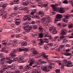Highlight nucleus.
<instances>
[{
  "mask_svg": "<svg viewBox=\"0 0 73 73\" xmlns=\"http://www.w3.org/2000/svg\"><path fill=\"white\" fill-rule=\"evenodd\" d=\"M5 50V48H2V49L1 50V52H3L4 50Z\"/></svg>",
  "mask_w": 73,
  "mask_h": 73,
  "instance_id": "nucleus-62",
  "label": "nucleus"
},
{
  "mask_svg": "<svg viewBox=\"0 0 73 73\" xmlns=\"http://www.w3.org/2000/svg\"><path fill=\"white\" fill-rule=\"evenodd\" d=\"M21 9H22V10H23V11H29V10L28 9V7H25L23 8H22Z\"/></svg>",
  "mask_w": 73,
  "mask_h": 73,
  "instance_id": "nucleus-34",
  "label": "nucleus"
},
{
  "mask_svg": "<svg viewBox=\"0 0 73 73\" xmlns=\"http://www.w3.org/2000/svg\"><path fill=\"white\" fill-rule=\"evenodd\" d=\"M30 3L31 4H35L36 3V2L35 1V0H31Z\"/></svg>",
  "mask_w": 73,
  "mask_h": 73,
  "instance_id": "nucleus-39",
  "label": "nucleus"
},
{
  "mask_svg": "<svg viewBox=\"0 0 73 73\" xmlns=\"http://www.w3.org/2000/svg\"><path fill=\"white\" fill-rule=\"evenodd\" d=\"M22 11H23L22 9H20L18 11V12L19 14H21V13H22Z\"/></svg>",
  "mask_w": 73,
  "mask_h": 73,
  "instance_id": "nucleus-44",
  "label": "nucleus"
},
{
  "mask_svg": "<svg viewBox=\"0 0 73 73\" xmlns=\"http://www.w3.org/2000/svg\"><path fill=\"white\" fill-rule=\"evenodd\" d=\"M32 68V67L31 66L29 65L27 66L25 68H24L23 69V71L24 72H25V71H27V70H31Z\"/></svg>",
  "mask_w": 73,
  "mask_h": 73,
  "instance_id": "nucleus-18",
  "label": "nucleus"
},
{
  "mask_svg": "<svg viewBox=\"0 0 73 73\" xmlns=\"http://www.w3.org/2000/svg\"><path fill=\"white\" fill-rule=\"evenodd\" d=\"M20 21H16L15 22V24H16V25H19L20 24Z\"/></svg>",
  "mask_w": 73,
  "mask_h": 73,
  "instance_id": "nucleus-52",
  "label": "nucleus"
},
{
  "mask_svg": "<svg viewBox=\"0 0 73 73\" xmlns=\"http://www.w3.org/2000/svg\"><path fill=\"white\" fill-rule=\"evenodd\" d=\"M35 71L36 72V73H41V70H39V69H36L35 70Z\"/></svg>",
  "mask_w": 73,
  "mask_h": 73,
  "instance_id": "nucleus-35",
  "label": "nucleus"
},
{
  "mask_svg": "<svg viewBox=\"0 0 73 73\" xmlns=\"http://www.w3.org/2000/svg\"><path fill=\"white\" fill-rule=\"evenodd\" d=\"M29 3L28 1H25L23 3V5L25 6H27V5H29Z\"/></svg>",
  "mask_w": 73,
  "mask_h": 73,
  "instance_id": "nucleus-26",
  "label": "nucleus"
},
{
  "mask_svg": "<svg viewBox=\"0 0 73 73\" xmlns=\"http://www.w3.org/2000/svg\"><path fill=\"white\" fill-rule=\"evenodd\" d=\"M21 46H27V42L26 41H22L21 43Z\"/></svg>",
  "mask_w": 73,
  "mask_h": 73,
  "instance_id": "nucleus-23",
  "label": "nucleus"
},
{
  "mask_svg": "<svg viewBox=\"0 0 73 73\" xmlns=\"http://www.w3.org/2000/svg\"><path fill=\"white\" fill-rule=\"evenodd\" d=\"M11 26L12 27H13V28H15V27H16V25L14 24H12L11 25Z\"/></svg>",
  "mask_w": 73,
  "mask_h": 73,
  "instance_id": "nucleus-57",
  "label": "nucleus"
},
{
  "mask_svg": "<svg viewBox=\"0 0 73 73\" xmlns=\"http://www.w3.org/2000/svg\"><path fill=\"white\" fill-rule=\"evenodd\" d=\"M70 50L69 49L68 50H66L65 52L64 53V55L66 56H71L72 55L71 53H68V52H69Z\"/></svg>",
  "mask_w": 73,
  "mask_h": 73,
  "instance_id": "nucleus-16",
  "label": "nucleus"
},
{
  "mask_svg": "<svg viewBox=\"0 0 73 73\" xmlns=\"http://www.w3.org/2000/svg\"><path fill=\"white\" fill-rule=\"evenodd\" d=\"M59 65H63V66H64V64H61V63L60 62L59 63Z\"/></svg>",
  "mask_w": 73,
  "mask_h": 73,
  "instance_id": "nucleus-64",
  "label": "nucleus"
},
{
  "mask_svg": "<svg viewBox=\"0 0 73 73\" xmlns=\"http://www.w3.org/2000/svg\"><path fill=\"white\" fill-rule=\"evenodd\" d=\"M21 36H22V35L21 34H19L16 35V37H17V38H18V37H21Z\"/></svg>",
  "mask_w": 73,
  "mask_h": 73,
  "instance_id": "nucleus-43",
  "label": "nucleus"
},
{
  "mask_svg": "<svg viewBox=\"0 0 73 73\" xmlns=\"http://www.w3.org/2000/svg\"><path fill=\"white\" fill-rule=\"evenodd\" d=\"M29 61L30 62H31L30 63L29 65L30 66H32V64L35 63V58H31V57H29Z\"/></svg>",
  "mask_w": 73,
  "mask_h": 73,
  "instance_id": "nucleus-14",
  "label": "nucleus"
},
{
  "mask_svg": "<svg viewBox=\"0 0 73 73\" xmlns=\"http://www.w3.org/2000/svg\"><path fill=\"white\" fill-rule=\"evenodd\" d=\"M33 28L34 29H37V25H33Z\"/></svg>",
  "mask_w": 73,
  "mask_h": 73,
  "instance_id": "nucleus-36",
  "label": "nucleus"
},
{
  "mask_svg": "<svg viewBox=\"0 0 73 73\" xmlns=\"http://www.w3.org/2000/svg\"><path fill=\"white\" fill-rule=\"evenodd\" d=\"M7 6V4L5 3L3 5H2V7H3V8H5V7H6Z\"/></svg>",
  "mask_w": 73,
  "mask_h": 73,
  "instance_id": "nucleus-47",
  "label": "nucleus"
},
{
  "mask_svg": "<svg viewBox=\"0 0 73 73\" xmlns=\"http://www.w3.org/2000/svg\"><path fill=\"white\" fill-rule=\"evenodd\" d=\"M13 42L14 44H16L18 42V41L16 40H13Z\"/></svg>",
  "mask_w": 73,
  "mask_h": 73,
  "instance_id": "nucleus-50",
  "label": "nucleus"
},
{
  "mask_svg": "<svg viewBox=\"0 0 73 73\" xmlns=\"http://www.w3.org/2000/svg\"><path fill=\"white\" fill-rule=\"evenodd\" d=\"M17 15V13L16 12H12L11 15L12 17H14L15 16H16Z\"/></svg>",
  "mask_w": 73,
  "mask_h": 73,
  "instance_id": "nucleus-27",
  "label": "nucleus"
},
{
  "mask_svg": "<svg viewBox=\"0 0 73 73\" xmlns=\"http://www.w3.org/2000/svg\"><path fill=\"white\" fill-rule=\"evenodd\" d=\"M1 58L0 61V64L1 65H2V66L3 67V70L8 69L9 68H11V66H9L4 63V61L7 58H5L4 57Z\"/></svg>",
  "mask_w": 73,
  "mask_h": 73,
  "instance_id": "nucleus-6",
  "label": "nucleus"
},
{
  "mask_svg": "<svg viewBox=\"0 0 73 73\" xmlns=\"http://www.w3.org/2000/svg\"><path fill=\"white\" fill-rule=\"evenodd\" d=\"M29 23H25L23 24V29L25 31L23 32V33H27V32L28 33L30 31V30L32 29V27L31 26L29 25Z\"/></svg>",
  "mask_w": 73,
  "mask_h": 73,
  "instance_id": "nucleus-3",
  "label": "nucleus"
},
{
  "mask_svg": "<svg viewBox=\"0 0 73 73\" xmlns=\"http://www.w3.org/2000/svg\"><path fill=\"white\" fill-rule=\"evenodd\" d=\"M56 18L55 19V22L54 23H57V21H59L61 20V19L62 16L61 14H58L56 15Z\"/></svg>",
  "mask_w": 73,
  "mask_h": 73,
  "instance_id": "nucleus-11",
  "label": "nucleus"
},
{
  "mask_svg": "<svg viewBox=\"0 0 73 73\" xmlns=\"http://www.w3.org/2000/svg\"><path fill=\"white\" fill-rule=\"evenodd\" d=\"M11 9H12L11 7H9L8 9L7 10L8 11H9V12H11Z\"/></svg>",
  "mask_w": 73,
  "mask_h": 73,
  "instance_id": "nucleus-55",
  "label": "nucleus"
},
{
  "mask_svg": "<svg viewBox=\"0 0 73 73\" xmlns=\"http://www.w3.org/2000/svg\"><path fill=\"white\" fill-rule=\"evenodd\" d=\"M56 72H57V73H58V72H60V69H57L56 70Z\"/></svg>",
  "mask_w": 73,
  "mask_h": 73,
  "instance_id": "nucleus-61",
  "label": "nucleus"
},
{
  "mask_svg": "<svg viewBox=\"0 0 73 73\" xmlns=\"http://www.w3.org/2000/svg\"><path fill=\"white\" fill-rule=\"evenodd\" d=\"M63 3H64V4H68V2L67 1L65 0L63 1Z\"/></svg>",
  "mask_w": 73,
  "mask_h": 73,
  "instance_id": "nucleus-53",
  "label": "nucleus"
},
{
  "mask_svg": "<svg viewBox=\"0 0 73 73\" xmlns=\"http://www.w3.org/2000/svg\"><path fill=\"white\" fill-rule=\"evenodd\" d=\"M3 19H7V16L6 15H4L2 17Z\"/></svg>",
  "mask_w": 73,
  "mask_h": 73,
  "instance_id": "nucleus-45",
  "label": "nucleus"
},
{
  "mask_svg": "<svg viewBox=\"0 0 73 73\" xmlns=\"http://www.w3.org/2000/svg\"><path fill=\"white\" fill-rule=\"evenodd\" d=\"M24 59V57L23 56H20L18 58L17 57L13 58L14 61H18L19 62H24L23 60Z\"/></svg>",
  "mask_w": 73,
  "mask_h": 73,
  "instance_id": "nucleus-8",
  "label": "nucleus"
},
{
  "mask_svg": "<svg viewBox=\"0 0 73 73\" xmlns=\"http://www.w3.org/2000/svg\"><path fill=\"white\" fill-rule=\"evenodd\" d=\"M43 36L44 37H48L49 39L50 40L52 39V37L51 36L49 35V33L47 32H45L44 33Z\"/></svg>",
  "mask_w": 73,
  "mask_h": 73,
  "instance_id": "nucleus-17",
  "label": "nucleus"
},
{
  "mask_svg": "<svg viewBox=\"0 0 73 73\" xmlns=\"http://www.w3.org/2000/svg\"><path fill=\"white\" fill-rule=\"evenodd\" d=\"M27 20L28 21H31V18L30 17L29 15H26L23 16V20L25 21Z\"/></svg>",
  "mask_w": 73,
  "mask_h": 73,
  "instance_id": "nucleus-12",
  "label": "nucleus"
},
{
  "mask_svg": "<svg viewBox=\"0 0 73 73\" xmlns=\"http://www.w3.org/2000/svg\"><path fill=\"white\" fill-rule=\"evenodd\" d=\"M73 17V14H71L70 15H64L62 16L63 18H64L63 19V21L65 23H64V22H62V24L63 26V27H65V26H66V23H68V19L69 18V17Z\"/></svg>",
  "mask_w": 73,
  "mask_h": 73,
  "instance_id": "nucleus-5",
  "label": "nucleus"
},
{
  "mask_svg": "<svg viewBox=\"0 0 73 73\" xmlns=\"http://www.w3.org/2000/svg\"><path fill=\"white\" fill-rule=\"evenodd\" d=\"M73 24H70L68 25V28H73Z\"/></svg>",
  "mask_w": 73,
  "mask_h": 73,
  "instance_id": "nucleus-46",
  "label": "nucleus"
},
{
  "mask_svg": "<svg viewBox=\"0 0 73 73\" xmlns=\"http://www.w3.org/2000/svg\"><path fill=\"white\" fill-rule=\"evenodd\" d=\"M23 66L22 65L20 66L19 67V68L20 69H23Z\"/></svg>",
  "mask_w": 73,
  "mask_h": 73,
  "instance_id": "nucleus-59",
  "label": "nucleus"
},
{
  "mask_svg": "<svg viewBox=\"0 0 73 73\" xmlns=\"http://www.w3.org/2000/svg\"><path fill=\"white\" fill-rule=\"evenodd\" d=\"M54 48H56L58 46V44H54Z\"/></svg>",
  "mask_w": 73,
  "mask_h": 73,
  "instance_id": "nucleus-60",
  "label": "nucleus"
},
{
  "mask_svg": "<svg viewBox=\"0 0 73 73\" xmlns=\"http://www.w3.org/2000/svg\"><path fill=\"white\" fill-rule=\"evenodd\" d=\"M46 61H42V60L40 59L38 60V64L39 65H42L44 64H46Z\"/></svg>",
  "mask_w": 73,
  "mask_h": 73,
  "instance_id": "nucleus-21",
  "label": "nucleus"
},
{
  "mask_svg": "<svg viewBox=\"0 0 73 73\" xmlns=\"http://www.w3.org/2000/svg\"><path fill=\"white\" fill-rule=\"evenodd\" d=\"M10 57L8 58V57H6V60H7V63L8 64H12V62H13V60L12 59H11V58H12L11 57V56H9Z\"/></svg>",
  "mask_w": 73,
  "mask_h": 73,
  "instance_id": "nucleus-13",
  "label": "nucleus"
},
{
  "mask_svg": "<svg viewBox=\"0 0 73 73\" xmlns=\"http://www.w3.org/2000/svg\"><path fill=\"white\" fill-rule=\"evenodd\" d=\"M49 29L51 32H52L53 33V35H55L57 33V31L56 30V28L54 26L50 27L49 28Z\"/></svg>",
  "mask_w": 73,
  "mask_h": 73,
  "instance_id": "nucleus-10",
  "label": "nucleus"
},
{
  "mask_svg": "<svg viewBox=\"0 0 73 73\" xmlns=\"http://www.w3.org/2000/svg\"><path fill=\"white\" fill-rule=\"evenodd\" d=\"M66 64L67 67H72L73 66V63L70 61H68L66 62Z\"/></svg>",
  "mask_w": 73,
  "mask_h": 73,
  "instance_id": "nucleus-15",
  "label": "nucleus"
},
{
  "mask_svg": "<svg viewBox=\"0 0 73 73\" xmlns=\"http://www.w3.org/2000/svg\"><path fill=\"white\" fill-rule=\"evenodd\" d=\"M35 23H36V22L34 21H32L31 22V23L32 24H35Z\"/></svg>",
  "mask_w": 73,
  "mask_h": 73,
  "instance_id": "nucleus-63",
  "label": "nucleus"
},
{
  "mask_svg": "<svg viewBox=\"0 0 73 73\" xmlns=\"http://www.w3.org/2000/svg\"><path fill=\"white\" fill-rule=\"evenodd\" d=\"M58 5L57 4H55V5H52L51 7L53 8V10L54 11H58V12L63 13L65 12V10L64 9L61 7H57Z\"/></svg>",
  "mask_w": 73,
  "mask_h": 73,
  "instance_id": "nucleus-4",
  "label": "nucleus"
},
{
  "mask_svg": "<svg viewBox=\"0 0 73 73\" xmlns=\"http://www.w3.org/2000/svg\"><path fill=\"white\" fill-rule=\"evenodd\" d=\"M53 44L52 43H48L47 44V45L49 47H50V46H52Z\"/></svg>",
  "mask_w": 73,
  "mask_h": 73,
  "instance_id": "nucleus-40",
  "label": "nucleus"
},
{
  "mask_svg": "<svg viewBox=\"0 0 73 73\" xmlns=\"http://www.w3.org/2000/svg\"><path fill=\"white\" fill-rule=\"evenodd\" d=\"M13 51H12L10 53L9 55L12 58H14L16 56V53L17 52H22L24 51V52L25 53H26L29 50H31L33 51L32 53V55L33 56H35L38 54V52L36 50L35 48H31L29 47H26L24 48H18L17 49H16V48H14L13 49Z\"/></svg>",
  "mask_w": 73,
  "mask_h": 73,
  "instance_id": "nucleus-1",
  "label": "nucleus"
},
{
  "mask_svg": "<svg viewBox=\"0 0 73 73\" xmlns=\"http://www.w3.org/2000/svg\"><path fill=\"white\" fill-rule=\"evenodd\" d=\"M41 69L42 70H43V71H44L45 72L47 71V67L46 66H44L42 67Z\"/></svg>",
  "mask_w": 73,
  "mask_h": 73,
  "instance_id": "nucleus-25",
  "label": "nucleus"
},
{
  "mask_svg": "<svg viewBox=\"0 0 73 73\" xmlns=\"http://www.w3.org/2000/svg\"><path fill=\"white\" fill-rule=\"evenodd\" d=\"M50 64L48 65V68L49 69H52L54 67V63L49 62Z\"/></svg>",
  "mask_w": 73,
  "mask_h": 73,
  "instance_id": "nucleus-20",
  "label": "nucleus"
},
{
  "mask_svg": "<svg viewBox=\"0 0 73 73\" xmlns=\"http://www.w3.org/2000/svg\"><path fill=\"white\" fill-rule=\"evenodd\" d=\"M38 14L40 15L41 17H43L41 20V22L42 23H44L45 22L47 23H49L50 22V17L48 16H46L44 17V14L43 12L41 11H40L38 12Z\"/></svg>",
  "mask_w": 73,
  "mask_h": 73,
  "instance_id": "nucleus-2",
  "label": "nucleus"
},
{
  "mask_svg": "<svg viewBox=\"0 0 73 73\" xmlns=\"http://www.w3.org/2000/svg\"><path fill=\"white\" fill-rule=\"evenodd\" d=\"M67 32H68V31L65 30V29H64L62 30L61 33L62 35H66V33Z\"/></svg>",
  "mask_w": 73,
  "mask_h": 73,
  "instance_id": "nucleus-24",
  "label": "nucleus"
},
{
  "mask_svg": "<svg viewBox=\"0 0 73 73\" xmlns=\"http://www.w3.org/2000/svg\"><path fill=\"white\" fill-rule=\"evenodd\" d=\"M58 41H60L63 40V42L64 44L68 42V40L66 39V37L64 35H62L60 36L58 38Z\"/></svg>",
  "mask_w": 73,
  "mask_h": 73,
  "instance_id": "nucleus-9",
  "label": "nucleus"
},
{
  "mask_svg": "<svg viewBox=\"0 0 73 73\" xmlns=\"http://www.w3.org/2000/svg\"><path fill=\"white\" fill-rule=\"evenodd\" d=\"M38 29L39 31H44V28L41 26H39Z\"/></svg>",
  "mask_w": 73,
  "mask_h": 73,
  "instance_id": "nucleus-37",
  "label": "nucleus"
},
{
  "mask_svg": "<svg viewBox=\"0 0 73 73\" xmlns=\"http://www.w3.org/2000/svg\"><path fill=\"white\" fill-rule=\"evenodd\" d=\"M48 45H47H47H45L44 46V48H45V49H47V48H48Z\"/></svg>",
  "mask_w": 73,
  "mask_h": 73,
  "instance_id": "nucleus-58",
  "label": "nucleus"
},
{
  "mask_svg": "<svg viewBox=\"0 0 73 73\" xmlns=\"http://www.w3.org/2000/svg\"><path fill=\"white\" fill-rule=\"evenodd\" d=\"M53 10V11H54V12L53 11L50 13V15L51 16H52V15H54V14H55L56 13V11H54Z\"/></svg>",
  "mask_w": 73,
  "mask_h": 73,
  "instance_id": "nucleus-38",
  "label": "nucleus"
},
{
  "mask_svg": "<svg viewBox=\"0 0 73 73\" xmlns=\"http://www.w3.org/2000/svg\"><path fill=\"white\" fill-rule=\"evenodd\" d=\"M38 36V41L40 42L39 43V45L41 46L43 45V44L44 42V40H43V39L41 38L40 39V38H42V37H43V34L42 33H40L39 34Z\"/></svg>",
  "mask_w": 73,
  "mask_h": 73,
  "instance_id": "nucleus-7",
  "label": "nucleus"
},
{
  "mask_svg": "<svg viewBox=\"0 0 73 73\" xmlns=\"http://www.w3.org/2000/svg\"><path fill=\"white\" fill-rule=\"evenodd\" d=\"M64 47V45H61L58 48V49H59V50H60L61 49H62V48H63Z\"/></svg>",
  "mask_w": 73,
  "mask_h": 73,
  "instance_id": "nucleus-42",
  "label": "nucleus"
},
{
  "mask_svg": "<svg viewBox=\"0 0 73 73\" xmlns=\"http://www.w3.org/2000/svg\"><path fill=\"white\" fill-rule=\"evenodd\" d=\"M12 44H13V41L11 40L9 41V43L8 44V45H12Z\"/></svg>",
  "mask_w": 73,
  "mask_h": 73,
  "instance_id": "nucleus-49",
  "label": "nucleus"
},
{
  "mask_svg": "<svg viewBox=\"0 0 73 73\" xmlns=\"http://www.w3.org/2000/svg\"><path fill=\"white\" fill-rule=\"evenodd\" d=\"M38 6L39 7V8H42V4H40V3H39L38 4Z\"/></svg>",
  "mask_w": 73,
  "mask_h": 73,
  "instance_id": "nucleus-41",
  "label": "nucleus"
},
{
  "mask_svg": "<svg viewBox=\"0 0 73 73\" xmlns=\"http://www.w3.org/2000/svg\"><path fill=\"white\" fill-rule=\"evenodd\" d=\"M32 42L33 43V45H34V46H35V45H36V42H35V41L33 40L32 41Z\"/></svg>",
  "mask_w": 73,
  "mask_h": 73,
  "instance_id": "nucleus-51",
  "label": "nucleus"
},
{
  "mask_svg": "<svg viewBox=\"0 0 73 73\" xmlns=\"http://www.w3.org/2000/svg\"><path fill=\"white\" fill-rule=\"evenodd\" d=\"M2 44L3 45H6L7 46V42H5V40H3V41H2Z\"/></svg>",
  "mask_w": 73,
  "mask_h": 73,
  "instance_id": "nucleus-48",
  "label": "nucleus"
},
{
  "mask_svg": "<svg viewBox=\"0 0 73 73\" xmlns=\"http://www.w3.org/2000/svg\"><path fill=\"white\" fill-rule=\"evenodd\" d=\"M57 27L58 28L61 27V23H59L57 25Z\"/></svg>",
  "mask_w": 73,
  "mask_h": 73,
  "instance_id": "nucleus-56",
  "label": "nucleus"
},
{
  "mask_svg": "<svg viewBox=\"0 0 73 73\" xmlns=\"http://www.w3.org/2000/svg\"><path fill=\"white\" fill-rule=\"evenodd\" d=\"M2 68V70H5V71H6V72H5V73H14V72H10V71H7L6 70H7L8 69H5V70H3V67Z\"/></svg>",
  "mask_w": 73,
  "mask_h": 73,
  "instance_id": "nucleus-31",
  "label": "nucleus"
},
{
  "mask_svg": "<svg viewBox=\"0 0 73 73\" xmlns=\"http://www.w3.org/2000/svg\"><path fill=\"white\" fill-rule=\"evenodd\" d=\"M43 40L44 42H46V43H48L49 42V41L48 40V39L44 38L43 39Z\"/></svg>",
  "mask_w": 73,
  "mask_h": 73,
  "instance_id": "nucleus-33",
  "label": "nucleus"
},
{
  "mask_svg": "<svg viewBox=\"0 0 73 73\" xmlns=\"http://www.w3.org/2000/svg\"><path fill=\"white\" fill-rule=\"evenodd\" d=\"M18 7H19L18 5H15L14 6V9L15 11H17L18 9Z\"/></svg>",
  "mask_w": 73,
  "mask_h": 73,
  "instance_id": "nucleus-32",
  "label": "nucleus"
},
{
  "mask_svg": "<svg viewBox=\"0 0 73 73\" xmlns=\"http://www.w3.org/2000/svg\"><path fill=\"white\" fill-rule=\"evenodd\" d=\"M41 56L43 57V58L46 59L47 61H49V60H48V58H47V57H48V55H46V54H45L44 52H42L41 54Z\"/></svg>",
  "mask_w": 73,
  "mask_h": 73,
  "instance_id": "nucleus-19",
  "label": "nucleus"
},
{
  "mask_svg": "<svg viewBox=\"0 0 73 73\" xmlns=\"http://www.w3.org/2000/svg\"><path fill=\"white\" fill-rule=\"evenodd\" d=\"M31 16V18L33 19H39L40 18V17L37 16V15H32Z\"/></svg>",
  "mask_w": 73,
  "mask_h": 73,
  "instance_id": "nucleus-28",
  "label": "nucleus"
},
{
  "mask_svg": "<svg viewBox=\"0 0 73 73\" xmlns=\"http://www.w3.org/2000/svg\"><path fill=\"white\" fill-rule=\"evenodd\" d=\"M13 21V19L11 17H9L8 19L6 20V21L8 23H11L12 21Z\"/></svg>",
  "mask_w": 73,
  "mask_h": 73,
  "instance_id": "nucleus-22",
  "label": "nucleus"
},
{
  "mask_svg": "<svg viewBox=\"0 0 73 73\" xmlns=\"http://www.w3.org/2000/svg\"><path fill=\"white\" fill-rule=\"evenodd\" d=\"M10 66L11 67L9 68L8 69H9L10 68H11V69L12 70H15V69H16V66Z\"/></svg>",
  "mask_w": 73,
  "mask_h": 73,
  "instance_id": "nucleus-29",
  "label": "nucleus"
},
{
  "mask_svg": "<svg viewBox=\"0 0 73 73\" xmlns=\"http://www.w3.org/2000/svg\"><path fill=\"white\" fill-rule=\"evenodd\" d=\"M4 56H3V53H1L0 54V58H2Z\"/></svg>",
  "mask_w": 73,
  "mask_h": 73,
  "instance_id": "nucleus-54",
  "label": "nucleus"
},
{
  "mask_svg": "<svg viewBox=\"0 0 73 73\" xmlns=\"http://www.w3.org/2000/svg\"><path fill=\"white\" fill-rule=\"evenodd\" d=\"M36 13V11L35 10H34V11H33L31 12L30 13V15H29L30 17H31V16H34V15H34V13Z\"/></svg>",
  "mask_w": 73,
  "mask_h": 73,
  "instance_id": "nucleus-30",
  "label": "nucleus"
}]
</instances>
